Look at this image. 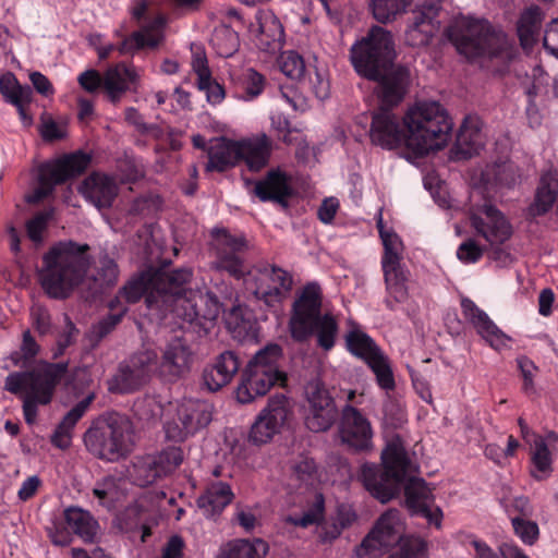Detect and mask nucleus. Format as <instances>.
Instances as JSON below:
<instances>
[{
  "label": "nucleus",
  "mask_w": 558,
  "mask_h": 558,
  "mask_svg": "<svg viewBox=\"0 0 558 558\" xmlns=\"http://www.w3.org/2000/svg\"><path fill=\"white\" fill-rule=\"evenodd\" d=\"M193 271L182 267L155 272H142L128 281L120 295L125 303H136L145 296L149 310H156L166 316L172 313L191 325L206 329L220 313V304L210 294L191 287Z\"/></svg>",
  "instance_id": "nucleus-1"
},
{
  "label": "nucleus",
  "mask_w": 558,
  "mask_h": 558,
  "mask_svg": "<svg viewBox=\"0 0 558 558\" xmlns=\"http://www.w3.org/2000/svg\"><path fill=\"white\" fill-rule=\"evenodd\" d=\"M381 464L365 462L357 477L365 489L381 504L397 497L404 490L405 505L412 515L425 518L429 524L440 527L442 511L432 508L435 497L423 478L408 477L410 458L399 437L387 444L381 452Z\"/></svg>",
  "instance_id": "nucleus-2"
},
{
  "label": "nucleus",
  "mask_w": 558,
  "mask_h": 558,
  "mask_svg": "<svg viewBox=\"0 0 558 558\" xmlns=\"http://www.w3.org/2000/svg\"><path fill=\"white\" fill-rule=\"evenodd\" d=\"M396 51L390 32L373 26L367 35L351 48V62L356 73L377 83L376 92L385 99H400L410 86V70L395 63Z\"/></svg>",
  "instance_id": "nucleus-3"
},
{
  "label": "nucleus",
  "mask_w": 558,
  "mask_h": 558,
  "mask_svg": "<svg viewBox=\"0 0 558 558\" xmlns=\"http://www.w3.org/2000/svg\"><path fill=\"white\" fill-rule=\"evenodd\" d=\"M89 252L88 244L69 240L53 244L44 254L39 281L49 298L64 300L83 282L93 263Z\"/></svg>",
  "instance_id": "nucleus-4"
},
{
  "label": "nucleus",
  "mask_w": 558,
  "mask_h": 558,
  "mask_svg": "<svg viewBox=\"0 0 558 558\" xmlns=\"http://www.w3.org/2000/svg\"><path fill=\"white\" fill-rule=\"evenodd\" d=\"M407 131L405 147L415 157L442 149L450 142L453 122L438 101H416L402 117Z\"/></svg>",
  "instance_id": "nucleus-5"
},
{
  "label": "nucleus",
  "mask_w": 558,
  "mask_h": 558,
  "mask_svg": "<svg viewBox=\"0 0 558 558\" xmlns=\"http://www.w3.org/2000/svg\"><path fill=\"white\" fill-rule=\"evenodd\" d=\"M69 369L68 362L41 361L36 368L10 373L4 389L12 395L23 396V415L28 425L37 420L38 405L51 402L56 388Z\"/></svg>",
  "instance_id": "nucleus-6"
},
{
  "label": "nucleus",
  "mask_w": 558,
  "mask_h": 558,
  "mask_svg": "<svg viewBox=\"0 0 558 558\" xmlns=\"http://www.w3.org/2000/svg\"><path fill=\"white\" fill-rule=\"evenodd\" d=\"M291 337L304 342L315 336L325 351L335 347L338 323L331 314L322 313V292L317 283H307L292 304L289 322Z\"/></svg>",
  "instance_id": "nucleus-7"
},
{
  "label": "nucleus",
  "mask_w": 558,
  "mask_h": 558,
  "mask_svg": "<svg viewBox=\"0 0 558 558\" xmlns=\"http://www.w3.org/2000/svg\"><path fill=\"white\" fill-rule=\"evenodd\" d=\"M447 36L458 52L471 61L492 60L509 49L506 35L486 20L463 16L448 27Z\"/></svg>",
  "instance_id": "nucleus-8"
},
{
  "label": "nucleus",
  "mask_w": 558,
  "mask_h": 558,
  "mask_svg": "<svg viewBox=\"0 0 558 558\" xmlns=\"http://www.w3.org/2000/svg\"><path fill=\"white\" fill-rule=\"evenodd\" d=\"M283 350L277 343H268L259 349L250 360L241 376L236 389L240 403H250L257 397L265 396L272 387H284L287 374L281 369Z\"/></svg>",
  "instance_id": "nucleus-9"
},
{
  "label": "nucleus",
  "mask_w": 558,
  "mask_h": 558,
  "mask_svg": "<svg viewBox=\"0 0 558 558\" xmlns=\"http://www.w3.org/2000/svg\"><path fill=\"white\" fill-rule=\"evenodd\" d=\"M131 425L118 412H108L93 421L84 434V444L95 457L109 462L118 461L130 452Z\"/></svg>",
  "instance_id": "nucleus-10"
},
{
  "label": "nucleus",
  "mask_w": 558,
  "mask_h": 558,
  "mask_svg": "<svg viewBox=\"0 0 558 558\" xmlns=\"http://www.w3.org/2000/svg\"><path fill=\"white\" fill-rule=\"evenodd\" d=\"M90 156L82 150L64 154L37 167L36 183L27 202L37 204L50 197L56 186L82 175L90 163Z\"/></svg>",
  "instance_id": "nucleus-11"
},
{
  "label": "nucleus",
  "mask_w": 558,
  "mask_h": 558,
  "mask_svg": "<svg viewBox=\"0 0 558 558\" xmlns=\"http://www.w3.org/2000/svg\"><path fill=\"white\" fill-rule=\"evenodd\" d=\"M378 228L384 245L381 269L387 292L384 303L388 310L395 311L398 303L408 299V275L401 264L402 242L397 233L385 231L381 221L378 222Z\"/></svg>",
  "instance_id": "nucleus-12"
},
{
  "label": "nucleus",
  "mask_w": 558,
  "mask_h": 558,
  "mask_svg": "<svg viewBox=\"0 0 558 558\" xmlns=\"http://www.w3.org/2000/svg\"><path fill=\"white\" fill-rule=\"evenodd\" d=\"M210 252L214 256L211 267L227 272L235 280L251 275L244 254L247 240L243 233L233 234L227 228H215L210 232Z\"/></svg>",
  "instance_id": "nucleus-13"
},
{
  "label": "nucleus",
  "mask_w": 558,
  "mask_h": 558,
  "mask_svg": "<svg viewBox=\"0 0 558 558\" xmlns=\"http://www.w3.org/2000/svg\"><path fill=\"white\" fill-rule=\"evenodd\" d=\"M156 368V352L145 349L133 353L119 363L116 372L107 379V389L114 395H130L138 391L150 379Z\"/></svg>",
  "instance_id": "nucleus-14"
},
{
  "label": "nucleus",
  "mask_w": 558,
  "mask_h": 558,
  "mask_svg": "<svg viewBox=\"0 0 558 558\" xmlns=\"http://www.w3.org/2000/svg\"><path fill=\"white\" fill-rule=\"evenodd\" d=\"M409 87H404L400 99H385L383 92H376L378 97V107L372 112V124L369 129V138L372 144L385 149H395L402 144L405 145L407 131L402 129L399 117L393 109L401 104L408 93Z\"/></svg>",
  "instance_id": "nucleus-15"
},
{
  "label": "nucleus",
  "mask_w": 558,
  "mask_h": 558,
  "mask_svg": "<svg viewBox=\"0 0 558 558\" xmlns=\"http://www.w3.org/2000/svg\"><path fill=\"white\" fill-rule=\"evenodd\" d=\"M338 436L351 453H367L374 448V429L369 418L357 408L345 404L339 415Z\"/></svg>",
  "instance_id": "nucleus-16"
},
{
  "label": "nucleus",
  "mask_w": 558,
  "mask_h": 558,
  "mask_svg": "<svg viewBox=\"0 0 558 558\" xmlns=\"http://www.w3.org/2000/svg\"><path fill=\"white\" fill-rule=\"evenodd\" d=\"M213 420V405L203 400L185 399L177 409L175 417L165 425L169 440L182 442Z\"/></svg>",
  "instance_id": "nucleus-17"
},
{
  "label": "nucleus",
  "mask_w": 558,
  "mask_h": 558,
  "mask_svg": "<svg viewBox=\"0 0 558 558\" xmlns=\"http://www.w3.org/2000/svg\"><path fill=\"white\" fill-rule=\"evenodd\" d=\"M304 393L306 427L314 433L328 430L340 415L329 390L322 380L313 379L305 386Z\"/></svg>",
  "instance_id": "nucleus-18"
},
{
  "label": "nucleus",
  "mask_w": 558,
  "mask_h": 558,
  "mask_svg": "<svg viewBox=\"0 0 558 558\" xmlns=\"http://www.w3.org/2000/svg\"><path fill=\"white\" fill-rule=\"evenodd\" d=\"M147 3L142 0L132 10V16L140 24V29L124 37L119 45V52L126 54L135 50L156 49L165 40V28L167 20L159 14L154 19L146 20Z\"/></svg>",
  "instance_id": "nucleus-19"
},
{
  "label": "nucleus",
  "mask_w": 558,
  "mask_h": 558,
  "mask_svg": "<svg viewBox=\"0 0 558 558\" xmlns=\"http://www.w3.org/2000/svg\"><path fill=\"white\" fill-rule=\"evenodd\" d=\"M250 276L254 296L269 308H278L292 290V275L276 265L258 268Z\"/></svg>",
  "instance_id": "nucleus-20"
},
{
  "label": "nucleus",
  "mask_w": 558,
  "mask_h": 558,
  "mask_svg": "<svg viewBox=\"0 0 558 558\" xmlns=\"http://www.w3.org/2000/svg\"><path fill=\"white\" fill-rule=\"evenodd\" d=\"M183 461V451L178 447H168L155 457L138 458L133 462L129 474L140 487L154 484L158 478L172 473Z\"/></svg>",
  "instance_id": "nucleus-21"
},
{
  "label": "nucleus",
  "mask_w": 558,
  "mask_h": 558,
  "mask_svg": "<svg viewBox=\"0 0 558 558\" xmlns=\"http://www.w3.org/2000/svg\"><path fill=\"white\" fill-rule=\"evenodd\" d=\"M471 227L490 244H502L510 239L512 228L504 214L492 204H483L469 216Z\"/></svg>",
  "instance_id": "nucleus-22"
},
{
  "label": "nucleus",
  "mask_w": 558,
  "mask_h": 558,
  "mask_svg": "<svg viewBox=\"0 0 558 558\" xmlns=\"http://www.w3.org/2000/svg\"><path fill=\"white\" fill-rule=\"evenodd\" d=\"M289 413L288 399L284 395L271 397L253 424L250 439L258 445L268 442L283 426Z\"/></svg>",
  "instance_id": "nucleus-23"
},
{
  "label": "nucleus",
  "mask_w": 558,
  "mask_h": 558,
  "mask_svg": "<svg viewBox=\"0 0 558 558\" xmlns=\"http://www.w3.org/2000/svg\"><path fill=\"white\" fill-rule=\"evenodd\" d=\"M191 363L192 351L190 347L185 340L175 337L165 345L160 359L156 354L154 373H158L161 378L168 381H177L190 372Z\"/></svg>",
  "instance_id": "nucleus-24"
},
{
  "label": "nucleus",
  "mask_w": 558,
  "mask_h": 558,
  "mask_svg": "<svg viewBox=\"0 0 558 558\" xmlns=\"http://www.w3.org/2000/svg\"><path fill=\"white\" fill-rule=\"evenodd\" d=\"M429 3L412 11L409 24L405 31V41L412 47H422L429 44L433 36L439 28L437 16L439 14V3L442 0H433Z\"/></svg>",
  "instance_id": "nucleus-25"
},
{
  "label": "nucleus",
  "mask_w": 558,
  "mask_h": 558,
  "mask_svg": "<svg viewBox=\"0 0 558 558\" xmlns=\"http://www.w3.org/2000/svg\"><path fill=\"white\" fill-rule=\"evenodd\" d=\"M401 526L397 512L388 511L379 517L375 526L361 544V548L368 555L388 551L400 542Z\"/></svg>",
  "instance_id": "nucleus-26"
},
{
  "label": "nucleus",
  "mask_w": 558,
  "mask_h": 558,
  "mask_svg": "<svg viewBox=\"0 0 558 558\" xmlns=\"http://www.w3.org/2000/svg\"><path fill=\"white\" fill-rule=\"evenodd\" d=\"M254 194L260 202H272L288 208L289 199L293 196L291 178L280 168L270 169L262 180L256 181Z\"/></svg>",
  "instance_id": "nucleus-27"
},
{
  "label": "nucleus",
  "mask_w": 558,
  "mask_h": 558,
  "mask_svg": "<svg viewBox=\"0 0 558 558\" xmlns=\"http://www.w3.org/2000/svg\"><path fill=\"white\" fill-rule=\"evenodd\" d=\"M484 146L481 120L474 116L464 118L450 150L456 160H466L477 155Z\"/></svg>",
  "instance_id": "nucleus-28"
},
{
  "label": "nucleus",
  "mask_w": 558,
  "mask_h": 558,
  "mask_svg": "<svg viewBox=\"0 0 558 558\" xmlns=\"http://www.w3.org/2000/svg\"><path fill=\"white\" fill-rule=\"evenodd\" d=\"M234 498L231 486L222 481L209 483L196 499V505L207 519L217 520Z\"/></svg>",
  "instance_id": "nucleus-29"
},
{
  "label": "nucleus",
  "mask_w": 558,
  "mask_h": 558,
  "mask_svg": "<svg viewBox=\"0 0 558 558\" xmlns=\"http://www.w3.org/2000/svg\"><path fill=\"white\" fill-rule=\"evenodd\" d=\"M240 366L241 362L234 352H222L216 357L213 365L204 369V385L213 392L220 390L232 380Z\"/></svg>",
  "instance_id": "nucleus-30"
},
{
  "label": "nucleus",
  "mask_w": 558,
  "mask_h": 558,
  "mask_svg": "<svg viewBox=\"0 0 558 558\" xmlns=\"http://www.w3.org/2000/svg\"><path fill=\"white\" fill-rule=\"evenodd\" d=\"M461 310L464 318L475 328L482 338L490 343V345L494 347L504 343L506 335L471 299L463 298L461 300Z\"/></svg>",
  "instance_id": "nucleus-31"
},
{
  "label": "nucleus",
  "mask_w": 558,
  "mask_h": 558,
  "mask_svg": "<svg viewBox=\"0 0 558 558\" xmlns=\"http://www.w3.org/2000/svg\"><path fill=\"white\" fill-rule=\"evenodd\" d=\"M207 172H225L240 161L239 141L217 138L207 148Z\"/></svg>",
  "instance_id": "nucleus-32"
},
{
  "label": "nucleus",
  "mask_w": 558,
  "mask_h": 558,
  "mask_svg": "<svg viewBox=\"0 0 558 558\" xmlns=\"http://www.w3.org/2000/svg\"><path fill=\"white\" fill-rule=\"evenodd\" d=\"M556 203L558 215V172L547 171L539 179L534 201L527 208V215L532 218L544 216Z\"/></svg>",
  "instance_id": "nucleus-33"
},
{
  "label": "nucleus",
  "mask_w": 558,
  "mask_h": 558,
  "mask_svg": "<svg viewBox=\"0 0 558 558\" xmlns=\"http://www.w3.org/2000/svg\"><path fill=\"white\" fill-rule=\"evenodd\" d=\"M258 25L256 45L263 51H276L284 43V31L279 19L270 11L256 14Z\"/></svg>",
  "instance_id": "nucleus-34"
},
{
  "label": "nucleus",
  "mask_w": 558,
  "mask_h": 558,
  "mask_svg": "<svg viewBox=\"0 0 558 558\" xmlns=\"http://www.w3.org/2000/svg\"><path fill=\"white\" fill-rule=\"evenodd\" d=\"M271 148L266 134L239 141L240 160L245 162L250 171L258 172L268 165Z\"/></svg>",
  "instance_id": "nucleus-35"
},
{
  "label": "nucleus",
  "mask_w": 558,
  "mask_h": 558,
  "mask_svg": "<svg viewBox=\"0 0 558 558\" xmlns=\"http://www.w3.org/2000/svg\"><path fill=\"white\" fill-rule=\"evenodd\" d=\"M82 193L97 208H109L118 195V189L111 178L93 174L83 182Z\"/></svg>",
  "instance_id": "nucleus-36"
},
{
  "label": "nucleus",
  "mask_w": 558,
  "mask_h": 558,
  "mask_svg": "<svg viewBox=\"0 0 558 558\" xmlns=\"http://www.w3.org/2000/svg\"><path fill=\"white\" fill-rule=\"evenodd\" d=\"M136 78L137 74L132 66L119 63L105 73L102 87L109 100L112 104H117L129 89V85L135 83Z\"/></svg>",
  "instance_id": "nucleus-37"
},
{
  "label": "nucleus",
  "mask_w": 558,
  "mask_h": 558,
  "mask_svg": "<svg viewBox=\"0 0 558 558\" xmlns=\"http://www.w3.org/2000/svg\"><path fill=\"white\" fill-rule=\"evenodd\" d=\"M68 527L85 542H93L98 530V522L87 510L71 506L63 511Z\"/></svg>",
  "instance_id": "nucleus-38"
},
{
  "label": "nucleus",
  "mask_w": 558,
  "mask_h": 558,
  "mask_svg": "<svg viewBox=\"0 0 558 558\" xmlns=\"http://www.w3.org/2000/svg\"><path fill=\"white\" fill-rule=\"evenodd\" d=\"M542 20V11L536 5L527 8L521 13L517 24V33L524 49L532 48L537 43Z\"/></svg>",
  "instance_id": "nucleus-39"
},
{
  "label": "nucleus",
  "mask_w": 558,
  "mask_h": 558,
  "mask_svg": "<svg viewBox=\"0 0 558 558\" xmlns=\"http://www.w3.org/2000/svg\"><path fill=\"white\" fill-rule=\"evenodd\" d=\"M345 344L351 354L363 360L366 364L383 353L372 337L357 328L347 333Z\"/></svg>",
  "instance_id": "nucleus-40"
},
{
  "label": "nucleus",
  "mask_w": 558,
  "mask_h": 558,
  "mask_svg": "<svg viewBox=\"0 0 558 558\" xmlns=\"http://www.w3.org/2000/svg\"><path fill=\"white\" fill-rule=\"evenodd\" d=\"M269 546L262 538L235 539L223 548L217 558H264Z\"/></svg>",
  "instance_id": "nucleus-41"
},
{
  "label": "nucleus",
  "mask_w": 558,
  "mask_h": 558,
  "mask_svg": "<svg viewBox=\"0 0 558 558\" xmlns=\"http://www.w3.org/2000/svg\"><path fill=\"white\" fill-rule=\"evenodd\" d=\"M553 472V456L542 436H536L534 447L531 450V470L530 474L536 481H543L550 476Z\"/></svg>",
  "instance_id": "nucleus-42"
},
{
  "label": "nucleus",
  "mask_w": 558,
  "mask_h": 558,
  "mask_svg": "<svg viewBox=\"0 0 558 558\" xmlns=\"http://www.w3.org/2000/svg\"><path fill=\"white\" fill-rule=\"evenodd\" d=\"M149 512L138 504L128 506L121 513L120 521L122 527L128 532L141 531L142 539L151 535V529L148 524Z\"/></svg>",
  "instance_id": "nucleus-43"
},
{
  "label": "nucleus",
  "mask_w": 558,
  "mask_h": 558,
  "mask_svg": "<svg viewBox=\"0 0 558 558\" xmlns=\"http://www.w3.org/2000/svg\"><path fill=\"white\" fill-rule=\"evenodd\" d=\"M305 81L308 82L310 88L317 99L324 100L328 98L330 93L328 70L318 62L317 57H313V61L308 60Z\"/></svg>",
  "instance_id": "nucleus-44"
},
{
  "label": "nucleus",
  "mask_w": 558,
  "mask_h": 558,
  "mask_svg": "<svg viewBox=\"0 0 558 558\" xmlns=\"http://www.w3.org/2000/svg\"><path fill=\"white\" fill-rule=\"evenodd\" d=\"M40 351L41 348L35 337L29 329H26L22 333V342L19 350L10 354V360L15 367L28 368L33 365Z\"/></svg>",
  "instance_id": "nucleus-45"
},
{
  "label": "nucleus",
  "mask_w": 558,
  "mask_h": 558,
  "mask_svg": "<svg viewBox=\"0 0 558 558\" xmlns=\"http://www.w3.org/2000/svg\"><path fill=\"white\" fill-rule=\"evenodd\" d=\"M412 2L413 0H373L371 10L376 21L386 24L405 13Z\"/></svg>",
  "instance_id": "nucleus-46"
},
{
  "label": "nucleus",
  "mask_w": 558,
  "mask_h": 558,
  "mask_svg": "<svg viewBox=\"0 0 558 558\" xmlns=\"http://www.w3.org/2000/svg\"><path fill=\"white\" fill-rule=\"evenodd\" d=\"M0 94L8 104L19 105L20 100H28L33 96V89L22 85L15 74L8 71L0 75Z\"/></svg>",
  "instance_id": "nucleus-47"
},
{
  "label": "nucleus",
  "mask_w": 558,
  "mask_h": 558,
  "mask_svg": "<svg viewBox=\"0 0 558 558\" xmlns=\"http://www.w3.org/2000/svg\"><path fill=\"white\" fill-rule=\"evenodd\" d=\"M123 480L113 475H107L98 480L93 488V495L104 507H112L121 497V484Z\"/></svg>",
  "instance_id": "nucleus-48"
},
{
  "label": "nucleus",
  "mask_w": 558,
  "mask_h": 558,
  "mask_svg": "<svg viewBox=\"0 0 558 558\" xmlns=\"http://www.w3.org/2000/svg\"><path fill=\"white\" fill-rule=\"evenodd\" d=\"M211 45L222 58H229L238 51L240 46L239 35L229 26H220L215 29Z\"/></svg>",
  "instance_id": "nucleus-49"
},
{
  "label": "nucleus",
  "mask_w": 558,
  "mask_h": 558,
  "mask_svg": "<svg viewBox=\"0 0 558 558\" xmlns=\"http://www.w3.org/2000/svg\"><path fill=\"white\" fill-rule=\"evenodd\" d=\"M471 544L475 549V558H530L520 547L513 544H501L499 553H496L481 539H473Z\"/></svg>",
  "instance_id": "nucleus-50"
},
{
  "label": "nucleus",
  "mask_w": 558,
  "mask_h": 558,
  "mask_svg": "<svg viewBox=\"0 0 558 558\" xmlns=\"http://www.w3.org/2000/svg\"><path fill=\"white\" fill-rule=\"evenodd\" d=\"M280 71L291 80H300L305 82V72L308 69V61L305 62L303 57L296 51L282 52L279 58Z\"/></svg>",
  "instance_id": "nucleus-51"
},
{
  "label": "nucleus",
  "mask_w": 558,
  "mask_h": 558,
  "mask_svg": "<svg viewBox=\"0 0 558 558\" xmlns=\"http://www.w3.org/2000/svg\"><path fill=\"white\" fill-rule=\"evenodd\" d=\"M367 365L375 374L377 385L381 389L387 391L395 389L396 381L393 373L388 362V359L384 355V353H380L372 361H368Z\"/></svg>",
  "instance_id": "nucleus-52"
},
{
  "label": "nucleus",
  "mask_w": 558,
  "mask_h": 558,
  "mask_svg": "<svg viewBox=\"0 0 558 558\" xmlns=\"http://www.w3.org/2000/svg\"><path fill=\"white\" fill-rule=\"evenodd\" d=\"M265 84L264 75L254 69H247L242 75V93L239 97L246 101L254 100L264 92Z\"/></svg>",
  "instance_id": "nucleus-53"
},
{
  "label": "nucleus",
  "mask_w": 558,
  "mask_h": 558,
  "mask_svg": "<svg viewBox=\"0 0 558 558\" xmlns=\"http://www.w3.org/2000/svg\"><path fill=\"white\" fill-rule=\"evenodd\" d=\"M225 319L228 329L236 337H246L253 330L254 323L251 318L245 317L244 308L240 305L232 306Z\"/></svg>",
  "instance_id": "nucleus-54"
},
{
  "label": "nucleus",
  "mask_w": 558,
  "mask_h": 558,
  "mask_svg": "<svg viewBox=\"0 0 558 558\" xmlns=\"http://www.w3.org/2000/svg\"><path fill=\"white\" fill-rule=\"evenodd\" d=\"M29 322L33 329L40 336L45 337L52 331V318L49 310L40 304L32 306L29 312Z\"/></svg>",
  "instance_id": "nucleus-55"
},
{
  "label": "nucleus",
  "mask_w": 558,
  "mask_h": 558,
  "mask_svg": "<svg viewBox=\"0 0 558 558\" xmlns=\"http://www.w3.org/2000/svg\"><path fill=\"white\" fill-rule=\"evenodd\" d=\"M399 549L389 558H422L426 551V543L420 537H402Z\"/></svg>",
  "instance_id": "nucleus-56"
},
{
  "label": "nucleus",
  "mask_w": 558,
  "mask_h": 558,
  "mask_svg": "<svg viewBox=\"0 0 558 558\" xmlns=\"http://www.w3.org/2000/svg\"><path fill=\"white\" fill-rule=\"evenodd\" d=\"M514 533L526 545H533L536 543L539 536V529L536 522L514 517L511 520Z\"/></svg>",
  "instance_id": "nucleus-57"
},
{
  "label": "nucleus",
  "mask_w": 558,
  "mask_h": 558,
  "mask_svg": "<svg viewBox=\"0 0 558 558\" xmlns=\"http://www.w3.org/2000/svg\"><path fill=\"white\" fill-rule=\"evenodd\" d=\"M94 393H89L83 400L77 402L62 418V421L58 424L60 429L69 430L73 433V428L77 424V422L83 417L85 412L90 407L94 401Z\"/></svg>",
  "instance_id": "nucleus-58"
},
{
  "label": "nucleus",
  "mask_w": 558,
  "mask_h": 558,
  "mask_svg": "<svg viewBox=\"0 0 558 558\" xmlns=\"http://www.w3.org/2000/svg\"><path fill=\"white\" fill-rule=\"evenodd\" d=\"M518 368L520 369L521 377L523 380L522 390L529 396L536 395V388L534 385V377L538 372L537 366L534 364L532 360L526 356H520L517 359Z\"/></svg>",
  "instance_id": "nucleus-59"
},
{
  "label": "nucleus",
  "mask_w": 558,
  "mask_h": 558,
  "mask_svg": "<svg viewBox=\"0 0 558 558\" xmlns=\"http://www.w3.org/2000/svg\"><path fill=\"white\" fill-rule=\"evenodd\" d=\"M51 217L52 213L50 210H43L26 222V233L31 241L41 243L43 233L46 231Z\"/></svg>",
  "instance_id": "nucleus-60"
},
{
  "label": "nucleus",
  "mask_w": 558,
  "mask_h": 558,
  "mask_svg": "<svg viewBox=\"0 0 558 558\" xmlns=\"http://www.w3.org/2000/svg\"><path fill=\"white\" fill-rule=\"evenodd\" d=\"M324 513V498L319 495L313 508L307 510L301 515H290L288 522L295 526L307 527L310 525L318 523Z\"/></svg>",
  "instance_id": "nucleus-61"
},
{
  "label": "nucleus",
  "mask_w": 558,
  "mask_h": 558,
  "mask_svg": "<svg viewBox=\"0 0 558 558\" xmlns=\"http://www.w3.org/2000/svg\"><path fill=\"white\" fill-rule=\"evenodd\" d=\"M128 312L126 306H122L117 313H109L98 324L93 327V336L97 341L104 339L109 335L117 325L121 322L122 317Z\"/></svg>",
  "instance_id": "nucleus-62"
},
{
  "label": "nucleus",
  "mask_w": 558,
  "mask_h": 558,
  "mask_svg": "<svg viewBox=\"0 0 558 558\" xmlns=\"http://www.w3.org/2000/svg\"><path fill=\"white\" fill-rule=\"evenodd\" d=\"M119 275V268L114 259L108 255L99 258V266L97 269V278L101 287H109L116 283Z\"/></svg>",
  "instance_id": "nucleus-63"
},
{
  "label": "nucleus",
  "mask_w": 558,
  "mask_h": 558,
  "mask_svg": "<svg viewBox=\"0 0 558 558\" xmlns=\"http://www.w3.org/2000/svg\"><path fill=\"white\" fill-rule=\"evenodd\" d=\"M494 175L496 183L506 187L513 186L520 178L519 168L510 161L496 165Z\"/></svg>",
  "instance_id": "nucleus-64"
}]
</instances>
